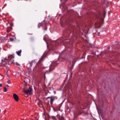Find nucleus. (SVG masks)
<instances>
[{"label":"nucleus","mask_w":120,"mask_h":120,"mask_svg":"<svg viewBox=\"0 0 120 120\" xmlns=\"http://www.w3.org/2000/svg\"><path fill=\"white\" fill-rule=\"evenodd\" d=\"M47 48L48 47V45H47Z\"/></svg>","instance_id":"nucleus-25"},{"label":"nucleus","mask_w":120,"mask_h":120,"mask_svg":"<svg viewBox=\"0 0 120 120\" xmlns=\"http://www.w3.org/2000/svg\"><path fill=\"white\" fill-rule=\"evenodd\" d=\"M45 20H44L43 21H45Z\"/></svg>","instance_id":"nucleus-24"},{"label":"nucleus","mask_w":120,"mask_h":120,"mask_svg":"<svg viewBox=\"0 0 120 120\" xmlns=\"http://www.w3.org/2000/svg\"><path fill=\"white\" fill-rule=\"evenodd\" d=\"M36 64V62L35 60H33L31 62H29L27 64V67L28 68V70L30 71L31 70L32 66Z\"/></svg>","instance_id":"nucleus-1"},{"label":"nucleus","mask_w":120,"mask_h":120,"mask_svg":"<svg viewBox=\"0 0 120 120\" xmlns=\"http://www.w3.org/2000/svg\"><path fill=\"white\" fill-rule=\"evenodd\" d=\"M16 65H17L19 66L20 65V64H19V63H18V62H16Z\"/></svg>","instance_id":"nucleus-15"},{"label":"nucleus","mask_w":120,"mask_h":120,"mask_svg":"<svg viewBox=\"0 0 120 120\" xmlns=\"http://www.w3.org/2000/svg\"><path fill=\"white\" fill-rule=\"evenodd\" d=\"M26 86H25V88H24V92L25 94H31V92L32 91L33 89L31 87H29V89L27 90H26Z\"/></svg>","instance_id":"nucleus-2"},{"label":"nucleus","mask_w":120,"mask_h":120,"mask_svg":"<svg viewBox=\"0 0 120 120\" xmlns=\"http://www.w3.org/2000/svg\"><path fill=\"white\" fill-rule=\"evenodd\" d=\"M59 120H64V118L63 116H61V117L59 116Z\"/></svg>","instance_id":"nucleus-12"},{"label":"nucleus","mask_w":120,"mask_h":120,"mask_svg":"<svg viewBox=\"0 0 120 120\" xmlns=\"http://www.w3.org/2000/svg\"><path fill=\"white\" fill-rule=\"evenodd\" d=\"M55 91H54V93H56V92H55Z\"/></svg>","instance_id":"nucleus-28"},{"label":"nucleus","mask_w":120,"mask_h":120,"mask_svg":"<svg viewBox=\"0 0 120 120\" xmlns=\"http://www.w3.org/2000/svg\"><path fill=\"white\" fill-rule=\"evenodd\" d=\"M49 98H50V102L51 104H53V101L55 99H57V98L55 96H52L51 97H49L47 98V99H48Z\"/></svg>","instance_id":"nucleus-3"},{"label":"nucleus","mask_w":120,"mask_h":120,"mask_svg":"<svg viewBox=\"0 0 120 120\" xmlns=\"http://www.w3.org/2000/svg\"><path fill=\"white\" fill-rule=\"evenodd\" d=\"M10 40L11 41H12L14 40V39L12 38H10Z\"/></svg>","instance_id":"nucleus-14"},{"label":"nucleus","mask_w":120,"mask_h":120,"mask_svg":"<svg viewBox=\"0 0 120 120\" xmlns=\"http://www.w3.org/2000/svg\"><path fill=\"white\" fill-rule=\"evenodd\" d=\"M1 111V109H0V112Z\"/></svg>","instance_id":"nucleus-23"},{"label":"nucleus","mask_w":120,"mask_h":120,"mask_svg":"<svg viewBox=\"0 0 120 120\" xmlns=\"http://www.w3.org/2000/svg\"><path fill=\"white\" fill-rule=\"evenodd\" d=\"M10 26L8 27L7 29V33L9 32L11 30L12 28L11 26H13V25L12 24H10Z\"/></svg>","instance_id":"nucleus-7"},{"label":"nucleus","mask_w":120,"mask_h":120,"mask_svg":"<svg viewBox=\"0 0 120 120\" xmlns=\"http://www.w3.org/2000/svg\"><path fill=\"white\" fill-rule=\"evenodd\" d=\"M110 47H108V49H110Z\"/></svg>","instance_id":"nucleus-20"},{"label":"nucleus","mask_w":120,"mask_h":120,"mask_svg":"<svg viewBox=\"0 0 120 120\" xmlns=\"http://www.w3.org/2000/svg\"><path fill=\"white\" fill-rule=\"evenodd\" d=\"M13 96L14 98L15 101H18L19 98L17 94L15 93L14 94H13Z\"/></svg>","instance_id":"nucleus-5"},{"label":"nucleus","mask_w":120,"mask_h":120,"mask_svg":"<svg viewBox=\"0 0 120 120\" xmlns=\"http://www.w3.org/2000/svg\"><path fill=\"white\" fill-rule=\"evenodd\" d=\"M55 67L54 64L53 63L51 65H50V67L49 69V71H50L51 70H52L54 69Z\"/></svg>","instance_id":"nucleus-8"},{"label":"nucleus","mask_w":120,"mask_h":120,"mask_svg":"<svg viewBox=\"0 0 120 120\" xmlns=\"http://www.w3.org/2000/svg\"><path fill=\"white\" fill-rule=\"evenodd\" d=\"M8 60V59H7L5 58L4 59L5 61H4L3 60H2L1 64H3L4 65H5L6 64H7V63L5 62V61L7 60Z\"/></svg>","instance_id":"nucleus-9"},{"label":"nucleus","mask_w":120,"mask_h":120,"mask_svg":"<svg viewBox=\"0 0 120 120\" xmlns=\"http://www.w3.org/2000/svg\"><path fill=\"white\" fill-rule=\"evenodd\" d=\"M4 92H6L7 91V88L6 87H4Z\"/></svg>","instance_id":"nucleus-13"},{"label":"nucleus","mask_w":120,"mask_h":120,"mask_svg":"<svg viewBox=\"0 0 120 120\" xmlns=\"http://www.w3.org/2000/svg\"><path fill=\"white\" fill-rule=\"evenodd\" d=\"M47 27L46 26V28L44 29V30H47Z\"/></svg>","instance_id":"nucleus-18"},{"label":"nucleus","mask_w":120,"mask_h":120,"mask_svg":"<svg viewBox=\"0 0 120 120\" xmlns=\"http://www.w3.org/2000/svg\"><path fill=\"white\" fill-rule=\"evenodd\" d=\"M0 86L1 87L2 86V84H0Z\"/></svg>","instance_id":"nucleus-19"},{"label":"nucleus","mask_w":120,"mask_h":120,"mask_svg":"<svg viewBox=\"0 0 120 120\" xmlns=\"http://www.w3.org/2000/svg\"><path fill=\"white\" fill-rule=\"evenodd\" d=\"M43 39L45 41H46V38H45V37H44V38H43Z\"/></svg>","instance_id":"nucleus-16"},{"label":"nucleus","mask_w":120,"mask_h":120,"mask_svg":"<svg viewBox=\"0 0 120 120\" xmlns=\"http://www.w3.org/2000/svg\"><path fill=\"white\" fill-rule=\"evenodd\" d=\"M55 91H54V93H56V92H55Z\"/></svg>","instance_id":"nucleus-26"},{"label":"nucleus","mask_w":120,"mask_h":120,"mask_svg":"<svg viewBox=\"0 0 120 120\" xmlns=\"http://www.w3.org/2000/svg\"><path fill=\"white\" fill-rule=\"evenodd\" d=\"M43 22H41V23H39L38 24V28H40V27L42 25H43Z\"/></svg>","instance_id":"nucleus-11"},{"label":"nucleus","mask_w":120,"mask_h":120,"mask_svg":"<svg viewBox=\"0 0 120 120\" xmlns=\"http://www.w3.org/2000/svg\"><path fill=\"white\" fill-rule=\"evenodd\" d=\"M22 72L23 73V74L24 73V72H23V71H22Z\"/></svg>","instance_id":"nucleus-22"},{"label":"nucleus","mask_w":120,"mask_h":120,"mask_svg":"<svg viewBox=\"0 0 120 120\" xmlns=\"http://www.w3.org/2000/svg\"><path fill=\"white\" fill-rule=\"evenodd\" d=\"M55 91H54V93H56V92H55Z\"/></svg>","instance_id":"nucleus-27"},{"label":"nucleus","mask_w":120,"mask_h":120,"mask_svg":"<svg viewBox=\"0 0 120 120\" xmlns=\"http://www.w3.org/2000/svg\"><path fill=\"white\" fill-rule=\"evenodd\" d=\"M8 60H9V61L11 62L10 63L12 64H15L14 62V57L11 55L8 56Z\"/></svg>","instance_id":"nucleus-4"},{"label":"nucleus","mask_w":120,"mask_h":120,"mask_svg":"<svg viewBox=\"0 0 120 120\" xmlns=\"http://www.w3.org/2000/svg\"><path fill=\"white\" fill-rule=\"evenodd\" d=\"M44 57H43V56H42L40 58V59L38 61V63H37L36 64V66H35V68H36L37 67L38 65V64H40V63H41V62L43 60V59H44Z\"/></svg>","instance_id":"nucleus-6"},{"label":"nucleus","mask_w":120,"mask_h":120,"mask_svg":"<svg viewBox=\"0 0 120 120\" xmlns=\"http://www.w3.org/2000/svg\"><path fill=\"white\" fill-rule=\"evenodd\" d=\"M22 52V50H20L18 51H16V52L17 53V54L19 56H20L21 55V53Z\"/></svg>","instance_id":"nucleus-10"},{"label":"nucleus","mask_w":120,"mask_h":120,"mask_svg":"<svg viewBox=\"0 0 120 120\" xmlns=\"http://www.w3.org/2000/svg\"><path fill=\"white\" fill-rule=\"evenodd\" d=\"M7 87H8L9 86V85H7Z\"/></svg>","instance_id":"nucleus-21"},{"label":"nucleus","mask_w":120,"mask_h":120,"mask_svg":"<svg viewBox=\"0 0 120 120\" xmlns=\"http://www.w3.org/2000/svg\"><path fill=\"white\" fill-rule=\"evenodd\" d=\"M7 83H8V84H10V81H7Z\"/></svg>","instance_id":"nucleus-17"}]
</instances>
